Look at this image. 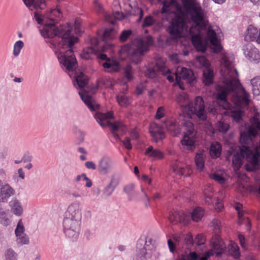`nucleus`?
Wrapping results in <instances>:
<instances>
[{
    "instance_id": "nucleus-23",
    "label": "nucleus",
    "mask_w": 260,
    "mask_h": 260,
    "mask_svg": "<svg viewBox=\"0 0 260 260\" xmlns=\"http://www.w3.org/2000/svg\"><path fill=\"white\" fill-rule=\"evenodd\" d=\"M177 67L178 70L180 67H181L179 77L186 80L190 85H193V82L196 80V78L192 71L190 69L182 67V66Z\"/></svg>"
},
{
    "instance_id": "nucleus-21",
    "label": "nucleus",
    "mask_w": 260,
    "mask_h": 260,
    "mask_svg": "<svg viewBox=\"0 0 260 260\" xmlns=\"http://www.w3.org/2000/svg\"><path fill=\"white\" fill-rule=\"evenodd\" d=\"M189 218L190 216L183 211H175L170 213L169 220L171 223L179 222L185 223L189 221Z\"/></svg>"
},
{
    "instance_id": "nucleus-34",
    "label": "nucleus",
    "mask_w": 260,
    "mask_h": 260,
    "mask_svg": "<svg viewBox=\"0 0 260 260\" xmlns=\"http://www.w3.org/2000/svg\"><path fill=\"white\" fill-rule=\"evenodd\" d=\"M0 223L6 226L10 224L11 215L4 210L0 211Z\"/></svg>"
},
{
    "instance_id": "nucleus-20",
    "label": "nucleus",
    "mask_w": 260,
    "mask_h": 260,
    "mask_svg": "<svg viewBox=\"0 0 260 260\" xmlns=\"http://www.w3.org/2000/svg\"><path fill=\"white\" fill-rule=\"evenodd\" d=\"M108 47V45H105L100 50L96 49L95 56L96 59L100 63L102 61H105L102 65H119L118 63L116 62H114L113 60L107 57V55L104 53V52Z\"/></svg>"
},
{
    "instance_id": "nucleus-41",
    "label": "nucleus",
    "mask_w": 260,
    "mask_h": 260,
    "mask_svg": "<svg viewBox=\"0 0 260 260\" xmlns=\"http://www.w3.org/2000/svg\"><path fill=\"white\" fill-rule=\"evenodd\" d=\"M116 100L118 104L121 106L126 107L129 105V99L125 95H118Z\"/></svg>"
},
{
    "instance_id": "nucleus-39",
    "label": "nucleus",
    "mask_w": 260,
    "mask_h": 260,
    "mask_svg": "<svg viewBox=\"0 0 260 260\" xmlns=\"http://www.w3.org/2000/svg\"><path fill=\"white\" fill-rule=\"evenodd\" d=\"M243 111L241 110H233L231 111V116L233 121L240 123L243 120Z\"/></svg>"
},
{
    "instance_id": "nucleus-18",
    "label": "nucleus",
    "mask_w": 260,
    "mask_h": 260,
    "mask_svg": "<svg viewBox=\"0 0 260 260\" xmlns=\"http://www.w3.org/2000/svg\"><path fill=\"white\" fill-rule=\"evenodd\" d=\"M14 194V189L9 184L0 180V200L2 202H7L8 199Z\"/></svg>"
},
{
    "instance_id": "nucleus-1",
    "label": "nucleus",
    "mask_w": 260,
    "mask_h": 260,
    "mask_svg": "<svg viewBox=\"0 0 260 260\" xmlns=\"http://www.w3.org/2000/svg\"><path fill=\"white\" fill-rule=\"evenodd\" d=\"M62 12L60 7L57 5L56 8L51 9L44 15L37 12L34 18L37 22L44 26L40 29L41 35L45 38H57L59 40L55 53L60 64L62 65H76L77 60L72 50L78 38L71 34L72 26L70 24L60 25L59 27L55 24L60 20Z\"/></svg>"
},
{
    "instance_id": "nucleus-29",
    "label": "nucleus",
    "mask_w": 260,
    "mask_h": 260,
    "mask_svg": "<svg viewBox=\"0 0 260 260\" xmlns=\"http://www.w3.org/2000/svg\"><path fill=\"white\" fill-rule=\"evenodd\" d=\"M144 153L145 155L154 158L162 159L164 157L163 152L158 149H154L152 146H149Z\"/></svg>"
},
{
    "instance_id": "nucleus-5",
    "label": "nucleus",
    "mask_w": 260,
    "mask_h": 260,
    "mask_svg": "<svg viewBox=\"0 0 260 260\" xmlns=\"http://www.w3.org/2000/svg\"><path fill=\"white\" fill-rule=\"evenodd\" d=\"M156 246V241L151 236H141L138 240L136 253L133 260H146L149 258Z\"/></svg>"
},
{
    "instance_id": "nucleus-51",
    "label": "nucleus",
    "mask_w": 260,
    "mask_h": 260,
    "mask_svg": "<svg viewBox=\"0 0 260 260\" xmlns=\"http://www.w3.org/2000/svg\"><path fill=\"white\" fill-rule=\"evenodd\" d=\"M154 18L151 16H146L144 19L142 26L143 27H147L152 25L155 23Z\"/></svg>"
},
{
    "instance_id": "nucleus-50",
    "label": "nucleus",
    "mask_w": 260,
    "mask_h": 260,
    "mask_svg": "<svg viewBox=\"0 0 260 260\" xmlns=\"http://www.w3.org/2000/svg\"><path fill=\"white\" fill-rule=\"evenodd\" d=\"M239 86H241L243 91L242 99L243 102L245 105H249L251 102L250 100V95L245 90V88L242 86V85H238V87Z\"/></svg>"
},
{
    "instance_id": "nucleus-38",
    "label": "nucleus",
    "mask_w": 260,
    "mask_h": 260,
    "mask_svg": "<svg viewBox=\"0 0 260 260\" xmlns=\"http://www.w3.org/2000/svg\"><path fill=\"white\" fill-rule=\"evenodd\" d=\"M213 255L212 252L210 251H207L205 255L200 257L196 252L191 251L190 252V260H208V259Z\"/></svg>"
},
{
    "instance_id": "nucleus-22",
    "label": "nucleus",
    "mask_w": 260,
    "mask_h": 260,
    "mask_svg": "<svg viewBox=\"0 0 260 260\" xmlns=\"http://www.w3.org/2000/svg\"><path fill=\"white\" fill-rule=\"evenodd\" d=\"M244 39L246 41H256L260 44V29L258 30L253 26L249 25L247 29Z\"/></svg>"
},
{
    "instance_id": "nucleus-2",
    "label": "nucleus",
    "mask_w": 260,
    "mask_h": 260,
    "mask_svg": "<svg viewBox=\"0 0 260 260\" xmlns=\"http://www.w3.org/2000/svg\"><path fill=\"white\" fill-rule=\"evenodd\" d=\"M62 70L73 78L74 86L81 91L79 94L84 104L91 111H95L99 108V105L96 104L91 95L94 94L99 88L113 87V83L110 78L103 77L96 80V85H88L89 78L86 66H61Z\"/></svg>"
},
{
    "instance_id": "nucleus-17",
    "label": "nucleus",
    "mask_w": 260,
    "mask_h": 260,
    "mask_svg": "<svg viewBox=\"0 0 260 260\" xmlns=\"http://www.w3.org/2000/svg\"><path fill=\"white\" fill-rule=\"evenodd\" d=\"M82 207L79 202H76L71 204L68 208L64 215L81 220Z\"/></svg>"
},
{
    "instance_id": "nucleus-7",
    "label": "nucleus",
    "mask_w": 260,
    "mask_h": 260,
    "mask_svg": "<svg viewBox=\"0 0 260 260\" xmlns=\"http://www.w3.org/2000/svg\"><path fill=\"white\" fill-rule=\"evenodd\" d=\"M224 83L227 89H222L219 91L216 96V100L221 104L219 105L224 109H228L231 105L228 101V95L231 92H235L238 88V85H241L240 80L238 78L230 77L225 78Z\"/></svg>"
},
{
    "instance_id": "nucleus-40",
    "label": "nucleus",
    "mask_w": 260,
    "mask_h": 260,
    "mask_svg": "<svg viewBox=\"0 0 260 260\" xmlns=\"http://www.w3.org/2000/svg\"><path fill=\"white\" fill-rule=\"evenodd\" d=\"M24 45V43L21 40L17 41L14 43L13 51L14 56H17L19 55Z\"/></svg>"
},
{
    "instance_id": "nucleus-44",
    "label": "nucleus",
    "mask_w": 260,
    "mask_h": 260,
    "mask_svg": "<svg viewBox=\"0 0 260 260\" xmlns=\"http://www.w3.org/2000/svg\"><path fill=\"white\" fill-rule=\"evenodd\" d=\"M79 229H63L65 235L70 238L76 239L78 236Z\"/></svg>"
},
{
    "instance_id": "nucleus-58",
    "label": "nucleus",
    "mask_w": 260,
    "mask_h": 260,
    "mask_svg": "<svg viewBox=\"0 0 260 260\" xmlns=\"http://www.w3.org/2000/svg\"><path fill=\"white\" fill-rule=\"evenodd\" d=\"M121 142L126 149L131 150L132 149V145L131 143V139L129 138L125 137L124 139L121 140Z\"/></svg>"
},
{
    "instance_id": "nucleus-36",
    "label": "nucleus",
    "mask_w": 260,
    "mask_h": 260,
    "mask_svg": "<svg viewBox=\"0 0 260 260\" xmlns=\"http://www.w3.org/2000/svg\"><path fill=\"white\" fill-rule=\"evenodd\" d=\"M194 161L198 169L202 171L205 166V160L202 153H197L195 156Z\"/></svg>"
},
{
    "instance_id": "nucleus-14",
    "label": "nucleus",
    "mask_w": 260,
    "mask_h": 260,
    "mask_svg": "<svg viewBox=\"0 0 260 260\" xmlns=\"http://www.w3.org/2000/svg\"><path fill=\"white\" fill-rule=\"evenodd\" d=\"M114 162L108 156H103L99 160L97 167L99 172L102 175H106L111 172L114 168Z\"/></svg>"
},
{
    "instance_id": "nucleus-4",
    "label": "nucleus",
    "mask_w": 260,
    "mask_h": 260,
    "mask_svg": "<svg viewBox=\"0 0 260 260\" xmlns=\"http://www.w3.org/2000/svg\"><path fill=\"white\" fill-rule=\"evenodd\" d=\"M243 159L248 162L244 166L248 172H255L260 168V152L257 148L254 150L244 146H239V151L234 154L232 165L235 170H239L243 165Z\"/></svg>"
},
{
    "instance_id": "nucleus-55",
    "label": "nucleus",
    "mask_w": 260,
    "mask_h": 260,
    "mask_svg": "<svg viewBox=\"0 0 260 260\" xmlns=\"http://www.w3.org/2000/svg\"><path fill=\"white\" fill-rule=\"evenodd\" d=\"M113 16L115 20H122L127 17V15L124 14L119 11H115L113 13Z\"/></svg>"
},
{
    "instance_id": "nucleus-45",
    "label": "nucleus",
    "mask_w": 260,
    "mask_h": 260,
    "mask_svg": "<svg viewBox=\"0 0 260 260\" xmlns=\"http://www.w3.org/2000/svg\"><path fill=\"white\" fill-rule=\"evenodd\" d=\"M144 75L148 78L154 79L157 76V72L155 69L151 68L149 66L147 70L144 72Z\"/></svg>"
},
{
    "instance_id": "nucleus-25",
    "label": "nucleus",
    "mask_w": 260,
    "mask_h": 260,
    "mask_svg": "<svg viewBox=\"0 0 260 260\" xmlns=\"http://www.w3.org/2000/svg\"><path fill=\"white\" fill-rule=\"evenodd\" d=\"M12 212L16 216H20L23 213V208L21 203L16 198H13L9 202Z\"/></svg>"
},
{
    "instance_id": "nucleus-11",
    "label": "nucleus",
    "mask_w": 260,
    "mask_h": 260,
    "mask_svg": "<svg viewBox=\"0 0 260 260\" xmlns=\"http://www.w3.org/2000/svg\"><path fill=\"white\" fill-rule=\"evenodd\" d=\"M183 125L186 132L184 133V137L180 143L183 146L186 147L187 150L193 151L196 148L195 139L191 137L194 131L193 124L189 120H184Z\"/></svg>"
},
{
    "instance_id": "nucleus-56",
    "label": "nucleus",
    "mask_w": 260,
    "mask_h": 260,
    "mask_svg": "<svg viewBox=\"0 0 260 260\" xmlns=\"http://www.w3.org/2000/svg\"><path fill=\"white\" fill-rule=\"evenodd\" d=\"M184 241L187 246H192L194 243L192 236L190 233L187 234L184 238Z\"/></svg>"
},
{
    "instance_id": "nucleus-10",
    "label": "nucleus",
    "mask_w": 260,
    "mask_h": 260,
    "mask_svg": "<svg viewBox=\"0 0 260 260\" xmlns=\"http://www.w3.org/2000/svg\"><path fill=\"white\" fill-rule=\"evenodd\" d=\"M189 111L199 120L205 121L207 119V113L205 110L204 99L200 96L194 99V103L188 105Z\"/></svg>"
},
{
    "instance_id": "nucleus-3",
    "label": "nucleus",
    "mask_w": 260,
    "mask_h": 260,
    "mask_svg": "<svg viewBox=\"0 0 260 260\" xmlns=\"http://www.w3.org/2000/svg\"><path fill=\"white\" fill-rule=\"evenodd\" d=\"M205 25L199 26L196 24V26L191 27L189 32L191 36V42L194 48L199 51L204 52L207 47L208 42L214 46V52L218 53L222 49V47L219 44L216 32L213 29V27L210 26L206 31L205 39H203V31L206 29L207 21L205 19Z\"/></svg>"
},
{
    "instance_id": "nucleus-32",
    "label": "nucleus",
    "mask_w": 260,
    "mask_h": 260,
    "mask_svg": "<svg viewBox=\"0 0 260 260\" xmlns=\"http://www.w3.org/2000/svg\"><path fill=\"white\" fill-rule=\"evenodd\" d=\"M203 82L205 85H210L213 83V71L208 69L203 72Z\"/></svg>"
},
{
    "instance_id": "nucleus-62",
    "label": "nucleus",
    "mask_w": 260,
    "mask_h": 260,
    "mask_svg": "<svg viewBox=\"0 0 260 260\" xmlns=\"http://www.w3.org/2000/svg\"><path fill=\"white\" fill-rule=\"evenodd\" d=\"M75 31L77 34L80 35L82 33L80 28V21L78 19H76L75 21Z\"/></svg>"
},
{
    "instance_id": "nucleus-31",
    "label": "nucleus",
    "mask_w": 260,
    "mask_h": 260,
    "mask_svg": "<svg viewBox=\"0 0 260 260\" xmlns=\"http://www.w3.org/2000/svg\"><path fill=\"white\" fill-rule=\"evenodd\" d=\"M123 190L127 194L129 201L133 200L134 197L137 194V192L135 190V184L132 183L125 185Z\"/></svg>"
},
{
    "instance_id": "nucleus-54",
    "label": "nucleus",
    "mask_w": 260,
    "mask_h": 260,
    "mask_svg": "<svg viewBox=\"0 0 260 260\" xmlns=\"http://www.w3.org/2000/svg\"><path fill=\"white\" fill-rule=\"evenodd\" d=\"M147 83V81H146L145 83L143 82H140L139 84H138L136 87V92L137 95H139L142 94L144 90L146 88V84Z\"/></svg>"
},
{
    "instance_id": "nucleus-30",
    "label": "nucleus",
    "mask_w": 260,
    "mask_h": 260,
    "mask_svg": "<svg viewBox=\"0 0 260 260\" xmlns=\"http://www.w3.org/2000/svg\"><path fill=\"white\" fill-rule=\"evenodd\" d=\"M23 1L27 7L34 6L37 8L44 9L46 7L45 0H38L36 2L35 0H23Z\"/></svg>"
},
{
    "instance_id": "nucleus-60",
    "label": "nucleus",
    "mask_w": 260,
    "mask_h": 260,
    "mask_svg": "<svg viewBox=\"0 0 260 260\" xmlns=\"http://www.w3.org/2000/svg\"><path fill=\"white\" fill-rule=\"evenodd\" d=\"M174 172L176 174L181 176L185 175L186 170L183 168L176 167L174 168Z\"/></svg>"
},
{
    "instance_id": "nucleus-42",
    "label": "nucleus",
    "mask_w": 260,
    "mask_h": 260,
    "mask_svg": "<svg viewBox=\"0 0 260 260\" xmlns=\"http://www.w3.org/2000/svg\"><path fill=\"white\" fill-rule=\"evenodd\" d=\"M115 36L114 29L112 28L106 29L103 36L104 40H109L113 39Z\"/></svg>"
},
{
    "instance_id": "nucleus-63",
    "label": "nucleus",
    "mask_w": 260,
    "mask_h": 260,
    "mask_svg": "<svg viewBox=\"0 0 260 260\" xmlns=\"http://www.w3.org/2000/svg\"><path fill=\"white\" fill-rule=\"evenodd\" d=\"M164 114L163 113V108L162 107H160L157 109L155 118L156 119H160L162 117H164Z\"/></svg>"
},
{
    "instance_id": "nucleus-26",
    "label": "nucleus",
    "mask_w": 260,
    "mask_h": 260,
    "mask_svg": "<svg viewBox=\"0 0 260 260\" xmlns=\"http://www.w3.org/2000/svg\"><path fill=\"white\" fill-rule=\"evenodd\" d=\"M222 151V146L218 142L212 143L210 147L209 152L212 158L219 157Z\"/></svg>"
},
{
    "instance_id": "nucleus-27",
    "label": "nucleus",
    "mask_w": 260,
    "mask_h": 260,
    "mask_svg": "<svg viewBox=\"0 0 260 260\" xmlns=\"http://www.w3.org/2000/svg\"><path fill=\"white\" fill-rule=\"evenodd\" d=\"M235 56L232 53L222 52L220 54L221 65H232L235 63Z\"/></svg>"
},
{
    "instance_id": "nucleus-24",
    "label": "nucleus",
    "mask_w": 260,
    "mask_h": 260,
    "mask_svg": "<svg viewBox=\"0 0 260 260\" xmlns=\"http://www.w3.org/2000/svg\"><path fill=\"white\" fill-rule=\"evenodd\" d=\"M80 220L64 215L63 220V229H79Z\"/></svg>"
},
{
    "instance_id": "nucleus-6",
    "label": "nucleus",
    "mask_w": 260,
    "mask_h": 260,
    "mask_svg": "<svg viewBox=\"0 0 260 260\" xmlns=\"http://www.w3.org/2000/svg\"><path fill=\"white\" fill-rule=\"evenodd\" d=\"M183 8L191 20L199 26L205 25L204 10L197 0H182Z\"/></svg>"
},
{
    "instance_id": "nucleus-48",
    "label": "nucleus",
    "mask_w": 260,
    "mask_h": 260,
    "mask_svg": "<svg viewBox=\"0 0 260 260\" xmlns=\"http://www.w3.org/2000/svg\"><path fill=\"white\" fill-rule=\"evenodd\" d=\"M5 256L6 260H17V254L11 248L7 250Z\"/></svg>"
},
{
    "instance_id": "nucleus-61",
    "label": "nucleus",
    "mask_w": 260,
    "mask_h": 260,
    "mask_svg": "<svg viewBox=\"0 0 260 260\" xmlns=\"http://www.w3.org/2000/svg\"><path fill=\"white\" fill-rule=\"evenodd\" d=\"M32 159V156L30 155L28 152L25 153L22 157L21 161L24 162H30Z\"/></svg>"
},
{
    "instance_id": "nucleus-47",
    "label": "nucleus",
    "mask_w": 260,
    "mask_h": 260,
    "mask_svg": "<svg viewBox=\"0 0 260 260\" xmlns=\"http://www.w3.org/2000/svg\"><path fill=\"white\" fill-rule=\"evenodd\" d=\"M103 71L105 72L113 74L118 73L121 70L122 66H103Z\"/></svg>"
},
{
    "instance_id": "nucleus-15",
    "label": "nucleus",
    "mask_w": 260,
    "mask_h": 260,
    "mask_svg": "<svg viewBox=\"0 0 260 260\" xmlns=\"http://www.w3.org/2000/svg\"><path fill=\"white\" fill-rule=\"evenodd\" d=\"M120 183V177L118 175H112L111 176L109 183L103 190L102 197L106 199L112 195L115 189Z\"/></svg>"
},
{
    "instance_id": "nucleus-46",
    "label": "nucleus",
    "mask_w": 260,
    "mask_h": 260,
    "mask_svg": "<svg viewBox=\"0 0 260 260\" xmlns=\"http://www.w3.org/2000/svg\"><path fill=\"white\" fill-rule=\"evenodd\" d=\"M85 133L82 131L79 130L77 133V137L75 141V145H79L81 144L84 141Z\"/></svg>"
},
{
    "instance_id": "nucleus-13",
    "label": "nucleus",
    "mask_w": 260,
    "mask_h": 260,
    "mask_svg": "<svg viewBox=\"0 0 260 260\" xmlns=\"http://www.w3.org/2000/svg\"><path fill=\"white\" fill-rule=\"evenodd\" d=\"M162 4L161 14L172 13L175 11L180 14L182 13V7L176 0H164Z\"/></svg>"
},
{
    "instance_id": "nucleus-12",
    "label": "nucleus",
    "mask_w": 260,
    "mask_h": 260,
    "mask_svg": "<svg viewBox=\"0 0 260 260\" xmlns=\"http://www.w3.org/2000/svg\"><path fill=\"white\" fill-rule=\"evenodd\" d=\"M185 24L184 19L181 16L177 15L172 20L168 31L173 38L178 39L181 37Z\"/></svg>"
},
{
    "instance_id": "nucleus-59",
    "label": "nucleus",
    "mask_w": 260,
    "mask_h": 260,
    "mask_svg": "<svg viewBox=\"0 0 260 260\" xmlns=\"http://www.w3.org/2000/svg\"><path fill=\"white\" fill-rule=\"evenodd\" d=\"M194 242L198 246L202 245L204 244V237L202 234H198L194 239Z\"/></svg>"
},
{
    "instance_id": "nucleus-64",
    "label": "nucleus",
    "mask_w": 260,
    "mask_h": 260,
    "mask_svg": "<svg viewBox=\"0 0 260 260\" xmlns=\"http://www.w3.org/2000/svg\"><path fill=\"white\" fill-rule=\"evenodd\" d=\"M94 8L98 12H102L103 11V7L99 2V0H94L93 2Z\"/></svg>"
},
{
    "instance_id": "nucleus-43",
    "label": "nucleus",
    "mask_w": 260,
    "mask_h": 260,
    "mask_svg": "<svg viewBox=\"0 0 260 260\" xmlns=\"http://www.w3.org/2000/svg\"><path fill=\"white\" fill-rule=\"evenodd\" d=\"M25 232V228L21 219H20L17 223L16 228L15 230V234L16 237L20 236Z\"/></svg>"
},
{
    "instance_id": "nucleus-16",
    "label": "nucleus",
    "mask_w": 260,
    "mask_h": 260,
    "mask_svg": "<svg viewBox=\"0 0 260 260\" xmlns=\"http://www.w3.org/2000/svg\"><path fill=\"white\" fill-rule=\"evenodd\" d=\"M243 51L245 57L250 61H257L260 59L258 50L250 43H247L243 46Z\"/></svg>"
},
{
    "instance_id": "nucleus-53",
    "label": "nucleus",
    "mask_w": 260,
    "mask_h": 260,
    "mask_svg": "<svg viewBox=\"0 0 260 260\" xmlns=\"http://www.w3.org/2000/svg\"><path fill=\"white\" fill-rule=\"evenodd\" d=\"M210 178L213 180L219 183H223L225 181V178L222 175L216 173H213L211 174Z\"/></svg>"
},
{
    "instance_id": "nucleus-49",
    "label": "nucleus",
    "mask_w": 260,
    "mask_h": 260,
    "mask_svg": "<svg viewBox=\"0 0 260 260\" xmlns=\"http://www.w3.org/2000/svg\"><path fill=\"white\" fill-rule=\"evenodd\" d=\"M16 237V242L17 244H20V245L28 244L29 243V238L26 234H22L20 236Z\"/></svg>"
},
{
    "instance_id": "nucleus-57",
    "label": "nucleus",
    "mask_w": 260,
    "mask_h": 260,
    "mask_svg": "<svg viewBox=\"0 0 260 260\" xmlns=\"http://www.w3.org/2000/svg\"><path fill=\"white\" fill-rule=\"evenodd\" d=\"M131 34L132 31L131 30H123L119 38L120 41L122 42L125 41L127 39V38L130 36Z\"/></svg>"
},
{
    "instance_id": "nucleus-19",
    "label": "nucleus",
    "mask_w": 260,
    "mask_h": 260,
    "mask_svg": "<svg viewBox=\"0 0 260 260\" xmlns=\"http://www.w3.org/2000/svg\"><path fill=\"white\" fill-rule=\"evenodd\" d=\"M149 133L153 140L158 143L161 141L165 138V134L161 126L156 123H154L150 126Z\"/></svg>"
},
{
    "instance_id": "nucleus-37",
    "label": "nucleus",
    "mask_w": 260,
    "mask_h": 260,
    "mask_svg": "<svg viewBox=\"0 0 260 260\" xmlns=\"http://www.w3.org/2000/svg\"><path fill=\"white\" fill-rule=\"evenodd\" d=\"M123 75L124 79L127 82H130L135 78L132 66H125L123 68Z\"/></svg>"
},
{
    "instance_id": "nucleus-9",
    "label": "nucleus",
    "mask_w": 260,
    "mask_h": 260,
    "mask_svg": "<svg viewBox=\"0 0 260 260\" xmlns=\"http://www.w3.org/2000/svg\"><path fill=\"white\" fill-rule=\"evenodd\" d=\"M94 118L96 119L98 123L102 127H105L107 126L111 128L112 133H116L119 131L121 121H116L112 122L109 120L113 118V114L112 113L108 112L106 113H102L97 112L95 114Z\"/></svg>"
},
{
    "instance_id": "nucleus-8",
    "label": "nucleus",
    "mask_w": 260,
    "mask_h": 260,
    "mask_svg": "<svg viewBox=\"0 0 260 260\" xmlns=\"http://www.w3.org/2000/svg\"><path fill=\"white\" fill-rule=\"evenodd\" d=\"M154 43L152 37L147 36L143 39H138L136 41V49L133 51L129 56L132 63L138 64L142 60L145 53L149 50L150 46Z\"/></svg>"
},
{
    "instance_id": "nucleus-35",
    "label": "nucleus",
    "mask_w": 260,
    "mask_h": 260,
    "mask_svg": "<svg viewBox=\"0 0 260 260\" xmlns=\"http://www.w3.org/2000/svg\"><path fill=\"white\" fill-rule=\"evenodd\" d=\"M203 216V211L200 207H196L191 213L190 217L193 221L198 222Z\"/></svg>"
},
{
    "instance_id": "nucleus-33",
    "label": "nucleus",
    "mask_w": 260,
    "mask_h": 260,
    "mask_svg": "<svg viewBox=\"0 0 260 260\" xmlns=\"http://www.w3.org/2000/svg\"><path fill=\"white\" fill-rule=\"evenodd\" d=\"M95 51L96 49L92 47L84 48L81 54V57L86 60L91 59L92 56H95Z\"/></svg>"
},
{
    "instance_id": "nucleus-28",
    "label": "nucleus",
    "mask_w": 260,
    "mask_h": 260,
    "mask_svg": "<svg viewBox=\"0 0 260 260\" xmlns=\"http://www.w3.org/2000/svg\"><path fill=\"white\" fill-rule=\"evenodd\" d=\"M239 142L241 144L240 146H244L248 147L250 149L254 145L252 138L245 132L240 134Z\"/></svg>"
},
{
    "instance_id": "nucleus-52",
    "label": "nucleus",
    "mask_w": 260,
    "mask_h": 260,
    "mask_svg": "<svg viewBox=\"0 0 260 260\" xmlns=\"http://www.w3.org/2000/svg\"><path fill=\"white\" fill-rule=\"evenodd\" d=\"M218 130L219 132L226 133L230 128V125L224 122L220 121L218 123Z\"/></svg>"
}]
</instances>
